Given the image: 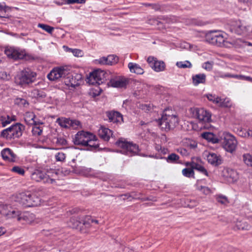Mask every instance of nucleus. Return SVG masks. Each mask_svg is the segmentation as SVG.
I'll list each match as a JSON object with an SVG mask.
<instances>
[{
    "mask_svg": "<svg viewBox=\"0 0 252 252\" xmlns=\"http://www.w3.org/2000/svg\"><path fill=\"white\" fill-rule=\"evenodd\" d=\"M209 43L220 47L231 48L234 45L233 41L228 40V34L221 31H211L205 36Z\"/></svg>",
    "mask_w": 252,
    "mask_h": 252,
    "instance_id": "1",
    "label": "nucleus"
},
{
    "mask_svg": "<svg viewBox=\"0 0 252 252\" xmlns=\"http://www.w3.org/2000/svg\"><path fill=\"white\" fill-rule=\"evenodd\" d=\"M75 145L86 147V150L93 151L94 149V135L84 130L78 131L73 138Z\"/></svg>",
    "mask_w": 252,
    "mask_h": 252,
    "instance_id": "2",
    "label": "nucleus"
},
{
    "mask_svg": "<svg viewBox=\"0 0 252 252\" xmlns=\"http://www.w3.org/2000/svg\"><path fill=\"white\" fill-rule=\"evenodd\" d=\"M57 177V173L54 170L48 171L45 173L39 169H34L31 174V178L32 180L49 184H55Z\"/></svg>",
    "mask_w": 252,
    "mask_h": 252,
    "instance_id": "3",
    "label": "nucleus"
},
{
    "mask_svg": "<svg viewBox=\"0 0 252 252\" xmlns=\"http://www.w3.org/2000/svg\"><path fill=\"white\" fill-rule=\"evenodd\" d=\"M15 201L25 207L37 206L40 204V199L35 194L30 192H22L16 194Z\"/></svg>",
    "mask_w": 252,
    "mask_h": 252,
    "instance_id": "4",
    "label": "nucleus"
},
{
    "mask_svg": "<svg viewBox=\"0 0 252 252\" xmlns=\"http://www.w3.org/2000/svg\"><path fill=\"white\" fill-rule=\"evenodd\" d=\"M36 74L29 68H26L19 72L15 78L16 84L24 87L34 81Z\"/></svg>",
    "mask_w": 252,
    "mask_h": 252,
    "instance_id": "5",
    "label": "nucleus"
},
{
    "mask_svg": "<svg viewBox=\"0 0 252 252\" xmlns=\"http://www.w3.org/2000/svg\"><path fill=\"white\" fill-rule=\"evenodd\" d=\"M116 144L118 147L121 148L120 152L122 154L129 157L137 155L139 151L138 145L125 140L120 139L116 142Z\"/></svg>",
    "mask_w": 252,
    "mask_h": 252,
    "instance_id": "6",
    "label": "nucleus"
},
{
    "mask_svg": "<svg viewBox=\"0 0 252 252\" xmlns=\"http://www.w3.org/2000/svg\"><path fill=\"white\" fill-rule=\"evenodd\" d=\"M178 119L174 115L163 114L158 120L160 127L165 131L173 128L178 124Z\"/></svg>",
    "mask_w": 252,
    "mask_h": 252,
    "instance_id": "7",
    "label": "nucleus"
},
{
    "mask_svg": "<svg viewBox=\"0 0 252 252\" xmlns=\"http://www.w3.org/2000/svg\"><path fill=\"white\" fill-rule=\"evenodd\" d=\"M190 115L193 118L197 119L202 123H209L211 121V114L203 108L192 107L189 110Z\"/></svg>",
    "mask_w": 252,
    "mask_h": 252,
    "instance_id": "8",
    "label": "nucleus"
},
{
    "mask_svg": "<svg viewBox=\"0 0 252 252\" xmlns=\"http://www.w3.org/2000/svg\"><path fill=\"white\" fill-rule=\"evenodd\" d=\"M249 28V26L240 20L230 21L227 27L230 32L238 35L246 34L248 32Z\"/></svg>",
    "mask_w": 252,
    "mask_h": 252,
    "instance_id": "9",
    "label": "nucleus"
},
{
    "mask_svg": "<svg viewBox=\"0 0 252 252\" xmlns=\"http://www.w3.org/2000/svg\"><path fill=\"white\" fill-rule=\"evenodd\" d=\"M22 125L16 124L9 127L3 130L1 133V136L7 139L18 138L22 135Z\"/></svg>",
    "mask_w": 252,
    "mask_h": 252,
    "instance_id": "10",
    "label": "nucleus"
},
{
    "mask_svg": "<svg viewBox=\"0 0 252 252\" xmlns=\"http://www.w3.org/2000/svg\"><path fill=\"white\" fill-rule=\"evenodd\" d=\"M237 144V141L233 135L229 133L224 134L222 145L227 152L233 153L236 149Z\"/></svg>",
    "mask_w": 252,
    "mask_h": 252,
    "instance_id": "11",
    "label": "nucleus"
},
{
    "mask_svg": "<svg viewBox=\"0 0 252 252\" xmlns=\"http://www.w3.org/2000/svg\"><path fill=\"white\" fill-rule=\"evenodd\" d=\"M20 211L7 205H0V214L7 219H17L20 215Z\"/></svg>",
    "mask_w": 252,
    "mask_h": 252,
    "instance_id": "12",
    "label": "nucleus"
},
{
    "mask_svg": "<svg viewBox=\"0 0 252 252\" xmlns=\"http://www.w3.org/2000/svg\"><path fill=\"white\" fill-rule=\"evenodd\" d=\"M56 123L62 127L65 128L77 129L81 127V123L79 121L64 117L58 118Z\"/></svg>",
    "mask_w": 252,
    "mask_h": 252,
    "instance_id": "13",
    "label": "nucleus"
},
{
    "mask_svg": "<svg viewBox=\"0 0 252 252\" xmlns=\"http://www.w3.org/2000/svg\"><path fill=\"white\" fill-rule=\"evenodd\" d=\"M68 74V71L65 67H55L48 74L47 77L51 81H56L65 77Z\"/></svg>",
    "mask_w": 252,
    "mask_h": 252,
    "instance_id": "14",
    "label": "nucleus"
},
{
    "mask_svg": "<svg viewBox=\"0 0 252 252\" xmlns=\"http://www.w3.org/2000/svg\"><path fill=\"white\" fill-rule=\"evenodd\" d=\"M4 53L8 58L15 60L22 59L26 56L24 50L13 47L6 48Z\"/></svg>",
    "mask_w": 252,
    "mask_h": 252,
    "instance_id": "15",
    "label": "nucleus"
},
{
    "mask_svg": "<svg viewBox=\"0 0 252 252\" xmlns=\"http://www.w3.org/2000/svg\"><path fill=\"white\" fill-rule=\"evenodd\" d=\"M128 83L127 78L122 76H117L110 79L108 85L113 88H126Z\"/></svg>",
    "mask_w": 252,
    "mask_h": 252,
    "instance_id": "16",
    "label": "nucleus"
},
{
    "mask_svg": "<svg viewBox=\"0 0 252 252\" xmlns=\"http://www.w3.org/2000/svg\"><path fill=\"white\" fill-rule=\"evenodd\" d=\"M221 176L228 183H232L237 181L238 174L237 171L229 168H224L221 172Z\"/></svg>",
    "mask_w": 252,
    "mask_h": 252,
    "instance_id": "17",
    "label": "nucleus"
},
{
    "mask_svg": "<svg viewBox=\"0 0 252 252\" xmlns=\"http://www.w3.org/2000/svg\"><path fill=\"white\" fill-rule=\"evenodd\" d=\"M18 220L22 223L32 224L38 223V221L36 219L35 215L33 213L30 212H20Z\"/></svg>",
    "mask_w": 252,
    "mask_h": 252,
    "instance_id": "18",
    "label": "nucleus"
},
{
    "mask_svg": "<svg viewBox=\"0 0 252 252\" xmlns=\"http://www.w3.org/2000/svg\"><path fill=\"white\" fill-rule=\"evenodd\" d=\"M147 61L150 66L157 72L162 71L165 68L164 63L162 61H157L156 58L154 57H149Z\"/></svg>",
    "mask_w": 252,
    "mask_h": 252,
    "instance_id": "19",
    "label": "nucleus"
},
{
    "mask_svg": "<svg viewBox=\"0 0 252 252\" xmlns=\"http://www.w3.org/2000/svg\"><path fill=\"white\" fill-rule=\"evenodd\" d=\"M203 156L206 158L208 162L214 166H218L221 163L220 156L216 153L205 151Z\"/></svg>",
    "mask_w": 252,
    "mask_h": 252,
    "instance_id": "20",
    "label": "nucleus"
},
{
    "mask_svg": "<svg viewBox=\"0 0 252 252\" xmlns=\"http://www.w3.org/2000/svg\"><path fill=\"white\" fill-rule=\"evenodd\" d=\"M106 114L111 122L121 124L123 122L122 115L117 111L107 112Z\"/></svg>",
    "mask_w": 252,
    "mask_h": 252,
    "instance_id": "21",
    "label": "nucleus"
},
{
    "mask_svg": "<svg viewBox=\"0 0 252 252\" xmlns=\"http://www.w3.org/2000/svg\"><path fill=\"white\" fill-rule=\"evenodd\" d=\"M67 76V77L66 79V80L65 81V83L66 85L68 86L75 87V86H77L79 85V83L78 81H79L82 78V76L81 75L76 74L74 76V79L73 78V76L69 74V72Z\"/></svg>",
    "mask_w": 252,
    "mask_h": 252,
    "instance_id": "22",
    "label": "nucleus"
},
{
    "mask_svg": "<svg viewBox=\"0 0 252 252\" xmlns=\"http://www.w3.org/2000/svg\"><path fill=\"white\" fill-rule=\"evenodd\" d=\"M1 155L4 160L10 162L15 161L16 158V155L8 148H5L2 150Z\"/></svg>",
    "mask_w": 252,
    "mask_h": 252,
    "instance_id": "23",
    "label": "nucleus"
},
{
    "mask_svg": "<svg viewBox=\"0 0 252 252\" xmlns=\"http://www.w3.org/2000/svg\"><path fill=\"white\" fill-rule=\"evenodd\" d=\"M108 74L100 69H95V84L98 85L103 83L107 79Z\"/></svg>",
    "mask_w": 252,
    "mask_h": 252,
    "instance_id": "24",
    "label": "nucleus"
},
{
    "mask_svg": "<svg viewBox=\"0 0 252 252\" xmlns=\"http://www.w3.org/2000/svg\"><path fill=\"white\" fill-rule=\"evenodd\" d=\"M24 120L25 122L29 125L40 123V121L37 119L34 114L32 112H27L25 114Z\"/></svg>",
    "mask_w": 252,
    "mask_h": 252,
    "instance_id": "25",
    "label": "nucleus"
},
{
    "mask_svg": "<svg viewBox=\"0 0 252 252\" xmlns=\"http://www.w3.org/2000/svg\"><path fill=\"white\" fill-rule=\"evenodd\" d=\"M205 180H198L195 184L196 189L204 194L208 195L211 193V189L205 185Z\"/></svg>",
    "mask_w": 252,
    "mask_h": 252,
    "instance_id": "26",
    "label": "nucleus"
},
{
    "mask_svg": "<svg viewBox=\"0 0 252 252\" xmlns=\"http://www.w3.org/2000/svg\"><path fill=\"white\" fill-rule=\"evenodd\" d=\"M192 82L193 85L196 86L199 84H204L206 80V76L204 73H199L192 76Z\"/></svg>",
    "mask_w": 252,
    "mask_h": 252,
    "instance_id": "27",
    "label": "nucleus"
},
{
    "mask_svg": "<svg viewBox=\"0 0 252 252\" xmlns=\"http://www.w3.org/2000/svg\"><path fill=\"white\" fill-rule=\"evenodd\" d=\"M98 135L101 139L104 141L109 140L110 137L112 135V131L106 127H101L98 130Z\"/></svg>",
    "mask_w": 252,
    "mask_h": 252,
    "instance_id": "28",
    "label": "nucleus"
},
{
    "mask_svg": "<svg viewBox=\"0 0 252 252\" xmlns=\"http://www.w3.org/2000/svg\"><path fill=\"white\" fill-rule=\"evenodd\" d=\"M129 71L131 73L137 74H142L144 73L143 69L137 63H129L127 65Z\"/></svg>",
    "mask_w": 252,
    "mask_h": 252,
    "instance_id": "29",
    "label": "nucleus"
},
{
    "mask_svg": "<svg viewBox=\"0 0 252 252\" xmlns=\"http://www.w3.org/2000/svg\"><path fill=\"white\" fill-rule=\"evenodd\" d=\"M202 137L207 140L208 142L213 144L218 143L219 139L218 137L212 132H203L201 134Z\"/></svg>",
    "mask_w": 252,
    "mask_h": 252,
    "instance_id": "30",
    "label": "nucleus"
},
{
    "mask_svg": "<svg viewBox=\"0 0 252 252\" xmlns=\"http://www.w3.org/2000/svg\"><path fill=\"white\" fill-rule=\"evenodd\" d=\"M43 123L40 121V123L34 124L32 128V133L34 136L40 135L43 131Z\"/></svg>",
    "mask_w": 252,
    "mask_h": 252,
    "instance_id": "31",
    "label": "nucleus"
},
{
    "mask_svg": "<svg viewBox=\"0 0 252 252\" xmlns=\"http://www.w3.org/2000/svg\"><path fill=\"white\" fill-rule=\"evenodd\" d=\"M15 116H10L7 115L6 117L2 116L0 117V124L2 125V127H4L10 124L12 121H15Z\"/></svg>",
    "mask_w": 252,
    "mask_h": 252,
    "instance_id": "32",
    "label": "nucleus"
},
{
    "mask_svg": "<svg viewBox=\"0 0 252 252\" xmlns=\"http://www.w3.org/2000/svg\"><path fill=\"white\" fill-rule=\"evenodd\" d=\"M81 224V218L78 217L73 216L68 222V225L70 227L72 226L73 228H76L79 226V224Z\"/></svg>",
    "mask_w": 252,
    "mask_h": 252,
    "instance_id": "33",
    "label": "nucleus"
},
{
    "mask_svg": "<svg viewBox=\"0 0 252 252\" xmlns=\"http://www.w3.org/2000/svg\"><path fill=\"white\" fill-rule=\"evenodd\" d=\"M107 65H112L117 63L119 61V58L114 55H110L106 57Z\"/></svg>",
    "mask_w": 252,
    "mask_h": 252,
    "instance_id": "34",
    "label": "nucleus"
},
{
    "mask_svg": "<svg viewBox=\"0 0 252 252\" xmlns=\"http://www.w3.org/2000/svg\"><path fill=\"white\" fill-rule=\"evenodd\" d=\"M176 64L179 68H190L192 67L191 63L189 61H185L184 62H177Z\"/></svg>",
    "mask_w": 252,
    "mask_h": 252,
    "instance_id": "35",
    "label": "nucleus"
},
{
    "mask_svg": "<svg viewBox=\"0 0 252 252\" xmlns=\"http://www.w3.org/2000/svg\"><path fill=\"white\" fill-rule=\"evenodd\" d=\"M243 160L245 163L249 166L252 167V156L250 154H245L243 155Z\"/></svg>",
    "mask_w": 252,
    "mask_h": 252,
    "instance_id": "36",
    "label": "nucleus"
},
{
    "mask_svg": "<svg viewBox=\"0 0 252 252\" xmlns=\"http://www.w3.org/2000/svg\"><path fill=\"white\" fill-rule=\"evenodd\" d=\"M221 107H230L232 106L231 100L228 98H221L220 102L218 104Z\"/></svg>",
    "mask_w": 252,
    "mask_h": 252,
    "instance_id": "37",
    "label": "nucleus"
},
{
    "mask_svg": "<svg viewBox=\"0 0 252 252\" xmlns=\"http://www.w3.org/2000/svg\"><path fill=\"white\" fill-rule=\"evenodd\" d=\"M206 97H207L209 101H212L214 103L217 104H219V102H220L221 100L220 97L211 94H206Z\"/></svg>",
    "mask_w": 252,
    "mask_h": 252,
    "instance_id": "38",
    "label": "nucleus"
},
{
    "mask_svg": "<svg viewBox=\"0 0 252 252\" xmlns=\"http://www.w3.org/2000/svg\"><path fill=\"white\" fill-rule=\"evenodd\" d=\"M183 175L187 177H191L194 175V171L193 169L190 168H186L182 170Z\"/></svg>",
    "mask_w": 252,
    "mask_h": 252,
    "instance_id": "39",
    "label": "nucleus"
},
{
    "mask_svg": "<svg viewBox=\"0 0 252 252\" xmlns=\"http://www.w3.org/2000/svg\"><path fill=\"white\" fill-rule=\"evenodd\" d=\"M192 168L200 171L206 176L208 175L207 171L203 166L201 165L196 164L195 163H193L192 164Z\"/></svg>",
    "mask_w": 252,
    "mask_h": 252,
    "instance_id": "40",
    "label": "nucleus"
},
{
    "mask_svg": "<svg viewBox=\"0 0 252 252\" xmlns=\"http://www.w3.org/2000/svg\"><path fill=\"white\" fill-rule=\"evenodd\" d=\"M86 83L89 85H94V70L91 72L87 76Z\"/></svg>",
    "mask_w": 252,
    "mask_h": 252,
    "instance_id": "41",
    "label": "nucleus"
},
{
    "mask_svg": "<svg viewBox=\"0 0 252 252\" xmlns=\"http://www.w3.org/2000/svg\"><path fill=\"white\" fill-rule=\"evenodd\" d=\"M6 10L4 8L3 5L0 3V24L3 23V21L7 18V17L5 16Z\"/></svg>",
    "mask_w": 252,
    "mask_h": 252,
    "instance_id": "42",
    "label": "nucleus"
},
{
    "mask_svg": "<svg viewBox=\"0 0 252 252\" xmlns=\"http://www.w3.org/2000/svg\"><path fill=\"white\" fill-rule=\"evenodd\" d=\"M55 158L56 161L63 162L65 159L66 156L63 152H59L55 154Z\"/></svg>",
    "mask_w": 252,
    "mask_h": 252,
    "instance_id": "43",
    "label": "nucleus"
},
{
    "mask_svg": "<svg viewBox=\"0 0 252 252\" xmlns=\"http://www.w3.org/2000/svg\"><path fill=\"white\" fill-rule=\"evenodd\" d=\"M37 27L40 28L41 29L49 33H52L54 29L53 27H51L48 25L43 24H38Z\"/></svg>",
    "mask_w": 252,
    "mask_h": 252,
    "instance_id": "44",
    "label": "nucleus"
},
{
    "mask_svg": "<svg viewBox=\"0 0 252 252\" xmlns=\"http://www.w3.org/2000/svg\"><path fill=\"white\" fill-rule=\"evenodd\" d=\"M236 226L238 229H249L250 226L245 221H239L236 223Z\"/></svg>",
    "mask_w": 252,
    "mask_h": 252,
    "instance_id": "45",
    "label": "nucleus"
},
{
    "mask_svg": "<svg viewBox=\"0 0 252 252\" xmlns=\"http://www.w3.org/2000/svg\"><path fill=\"white\" fill-rule=\"evenodd\" d=\"M68 51L71 52L73 55L76 57H81L84 55L83 52L80 49L69 48Z\"/></svg>",
    "mask_w": 252,
    "mask_h": 252,
    "instance_id": "46",
    "label": "nucleus"
},
{
    "mask_svg": "<svg viewBox=\"0 0 252 252\" xmlns=\"http://www.w3.org/2000/svg\"><path fill=\"white\" fill-rule=\"evenodd\" d=\"M82 173L86 176H90L93 174V170L90 168L83 167L81 169Z\"/></svg>",
    "mask_w": 252,
    "mask_h": 252,
    "instance_id": "47",
    "label": "nucleus"
},
{
    "mask_svg": "<svg viewBox=\"0 0 252 252\" xmlns=\"http://www.w3.org/2000/svg\"><path fill=\"white\" fill-rule=\"evenodd\" d=\"M179 158V157L175 154H171L167 158V161L169 162H174L177 161Z\"/></svg>",
    "mask_w": 252,
    "mask_h": 252,
    "instance_id": "48",
    "label": "nucleus"
},
{
    "mask_svg": "<svg viewBox=\"0 0 252 252\" xmlns=\"http://www.w3.org/2000/svg\"><path fill=\"white\" fill-rule=\"evenodd\" d=\"M96 64L99 65H107L106 57H102L95 60V64Z\"/></svg>",
    "mask_w": 252,
    "mask_h": 252,
    "instance_id": "49",
    "label": "nucleus"
},
{
    "mask_svg": "<svg viewBox=\"0 0 252 252\" xmlns=\"http://www.w3.org/2000/svg\"><path fill=\"white\" fill-rule=\"evenodd\" d=\"M81 224L86 225L90 223V222H93V220L92 219V217L90 216H86L83 219H81Z\"/></svg>",
    "mask_w": 252,
    "mask_h": 252,
    "instance_id": "50",
    "label": "nucleus"
},
{
    "mask_svg": "<svg viewBox=\"0 0 252 252\" xmlns=\"http://www.w3.org/2000/svg\"><path fill=\"white\" fill-rule=\"evenodd\" d=\"M12 171L13 172H16L19 175H24L25 173V171L24 169L19 166H14L12 168Z\"/></svg>",
    "mask_w": 252,
    "mask_h": 252,
    "instance_id": "51",
    "label": "nucleus"
},
{
    "mask_svg": "<svg viewBox=\"0 0 252 252\" xmlns=\"http://www.w3.org/2000/svg\"><path fill=\"white\" fill-rule=\"evenodd\" d=\"M236 42L237 43V44L238 45H239L240 46H242V47H244V46H252V44L251 43L248 42L244 41H243L240 38L237 39L236 40Z\"/></svg>",
    "mask_w": 252,
    "mask_h": 252,
    "instance_id": "52",
    "label": "nucleus"
},
{
    "mask_svg": "<svg viewBox=\"0 0 252 252\" xmlns=\"http://www.w3.org/2000/svg\"><path fill=\"white\" fill-rule=\"evenodd\" d=\"M217 201L222 204H225L228 202L227 198L223 196H219L217 197Z\"/></svg>",
    "mask_w": 252,
    "mask_h": 252,
    "instance_id": "53",
    "label": "nucleus"
},
{
    "mask_svg": "<svg viewBox=\"0 0 252 252\" xmlns=\"http://www.w3.org/2000/svg\"><path fill=\"white\" fill-rule=\"evenodd\" d=\"M197 143L194 141H190L188 144V147L190 149H194L197 147Z\"/></svg>",
    "mask_w": 252,
    "mask_h": 252,
    "instance_id": "54",
    "label": "nucleus"
},
{
    "mask_svg": "<svg viewBox=\"0 0 252 252\" xmlns=\"http://www.w3.org/2000/svg\"><path fill=\"white\" fill-rule=\"evenodd\" d=\"M202 67L206 70H211L212 68V64L209 62L204 63L202 65Z\"/></svg>",
    "mask_w": 252,
    "mask_h": 252,
    "instance_id": "55",
    "label": "nucleus"
},
{
    "mask_svg": "<svg viewBox=\"0 0 252 252\" xmlns=\"http://www.w3.org/2000/svg\"><path fill=\"white\" fill-rule=\"evenodd\" d=\"M178 151L183 156H186L189 155V152L188 150L185 148H180L178 150Z\"/></svg>",
    "mask_w": 252,
    "mask_h": 252,
    "instance_id": "56",
    "label": "nucleus"
},
{
    "mask_svg": "<svg viewBox=\"0 0 252 252\" xmlns=\"http://www.w3.org/2000/svg\"><path fill=\"white\" fill-rule=\"evenodd\" d=\"M86 0H67V2L69 3H83L85 2Z\"/></svg>",
    "mask_w": 252,
    "mask_h": 252,
    "instance_id": "57",
    "label": "nucleus"
},
{
    "mask_svg": "<svg viewBox=\"0 0 252 252\" xmlns=\"http://www.w3.org/2000/svg\"><path fill=\"white\" fill-rule=\"evenodd\" d=\"M238 79H242V80H245L249 81L250 82H252V78H251L250 76H243V75H239Z\"/></svg>",
    "mask_w": 252,
    "mask_h": 252,
    "instance_id": "58",
    "label": "nucleus"
},
{
    "mask_svg": "<svg viewBox=\"0 0 252 252\" xmlns=\"http://www.w3.org/2000/svg\"><path fill=\"white\" fill-rule=\"evenodd\" d=\"M246 129H241L238 131V134L241 137H246Z\"/></svg>",
    "mask_w": 252,
    "mask_h": 252,
    "instance_id": "59",
    "label": "nucleus"
},
{
    "mask_svg": "<svg viewBox=\"0 0 252 252\" xmlns=\"http://www.w3.org/2000/svg\"><path fill=\"white\" fill-rule=\"evenodd\" d=\"M57 142L63 145H65L67 144V141L64 138H58L57 140Z\"/></svg>",
    "mask_w": 252,
    "mask_h": 252,
    "instance_id": "60",
    "label": "nucleus"
},
{
    "mask_svg": "<svg viewBox=\"0 0 252 252\" xmlns=\"http://www.w3.org/2000/svg\"><path fill=\"white\" fill-rule=\"evenodd\" d=\"M222 77H231V78H238L239 77V75H231L229 73L224 74V75H222Z\"/></svg>",
    "mask_w": 252,
    "mask_h": 252,
    "instance_id": "61",
    "label": "nucleus"
},
{
    "mask_svg": "<svg viewBox=\"0 0 252 252\" xmlns=\"http://www.w3.org/2000/svg\"><path fill=\"white\" fill-rule=\"evenodd\" d=\"M246 137H252V130L248 129L246 130Z\"/></svg>",
    "mask_w": 252,
    "mask_h": 252,
    "instance_id": "62",
    "label": "nucleus"
},
{
    "mask_svg": "<svg viewBox=\"0 0 252 252\" xmlns=\"http://www.w3.org/2000/svg\"><path fill=\"white\" fill-rule=\"evenodd\" d=\"M6 232L5 228L3 227H0V236L4 234Z\"/></svg>",
    "mask_w": 252,
    "mask_h": 252,
    "instance_id": "63",
    "label": "nucleus"
},
{
    "mask_svg": "<svg viewBox=\"0 0 252 252\" xmlns=\"http://www.w3.org/2000/svg\"><path fill=\"white\" fill-rule=\"evenodd\" d=\"M140 194H133V195H131V196L133 197V198H135V199H143L142 198H141L140 196Z\"/></svg>",
    "mask_w": 252,
    "mask_h": 252,
    "instance_id": "64",
    "label": "nucleus"
}]
</instances>
